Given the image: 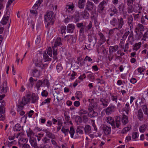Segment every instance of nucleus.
<instances>
[{
    "mask_svg": "<svg viewBox=\"0 0 148 148\" xmlns=\"http://www.w3.org/2000/svg\"><path fill=\"white\" fill-rule=\"evenodd\" d=\"M53 13L51 11H49L47 12V14L45 16V19L46 22H48L47 25L48 24L53 25L54 22L55 17L53 16Z\"/></svg>",
    "mask_w": 148,
    "mask_h": 148,
    "instance_id": "nucleus-1",
    "label": "nucleus"
},
{
    "mask_svg": "<svg viewBox=\"0 0 148 148\" xmlns=\"http://www.w3.org/2000/svg\"><path fill=\"white\" fill-rule=\"evenodd\" d=\"M92 22L90 21L88 25L87 26H86L85 25H83L79 30V32L80 33H84L85 32H87L92 27Z\"/></svg>",
    "mask_w": 148,
    "mask_h": 148,
    "instance_id": "nucleus-2",
    "label": "nucleus"
},
{
    "mask_svg": "<svg viewBox=\"0 0 148 148\" xmlns=\"http://www.w3.org/2000/svg\"><path fill=\"white\" fill-rule=\"evenodd\" d=\"M95 6L93 3L88 1L86 4L85 9L89 11H92L93 10Z\"/></svg>",
    "mask_w": 148,
    "mask_h": 148,
    "instance_id": "nucleus-3",
    "label": "nucleus"
},
{
    "mask_svg": "<svg viewBox=\"0 0 148 148\" xmlns=\"http://www.w3.org/2000/svg\"><path fill=\"white\" fill-rule=\"evenodd\" d=\"M64 38L67 40V43L70 45L75 42L76 40V38L72 35L66 36Z\"/></svg>",
    "mask_w": 148,
    "mask_h": 148,
    "instance_id": "nucleus-4",
    "label": "nucleus"
},
{
    "mask_svg": "<svg viewBox=\"0 0 148 148\" xmlns=\"http://www.w3.org/2000/svg\"><path fill=\"white\" fill-rule=\"evenodd\" d=\"M107 3L106 1H103L101 2L98 6L97 9L99 13H102L103 12L104 8V4Z\"/></svg>",
    "mask_w": 148,
    "mask_h": 148,
    "instance_id": "nucleus-5",
    "label": "nucleus"
},
{
    "mask_svg": "<svg viewBox=\"0 0 148 148\" xmlns=\"http://www.w3.org/2000/svg\"><path fill=\"white\" fill-rule=\"evenodd\" d=\"M97 40L96 36L94 34H91L89 37V41L92 45H94L96 44Z\"/></svg>",
    "mask_w": 148,
    "mask_h": 148,
    "instance_id": "nucleus-6",
    "label": "nucleus"
},
{
    "mask_svg": "<svg viewBox=\"0 0 148 148\" xmlns=\"http://www.w3.org/2000/svg\"><path fill=\"white\" fill-rule=\"evenodd\" d=\"M106 120L107 122L111 125L112 126V128L114 129L115 128V122L112 117L110 116L107 117L106 118Z\"/></svg>",
    "mask_w": 148,
    "mask_h": 148,
    "instance_id": "nucleus-7",
    "label": "nucleus"
},
{
    "mask_svg": "<svg viewBox=\"0 0 148 148\" xmlns=\"http://www.w3.org/2000/svg\"><path fill=\"white\" fill-rule=\"evenodd\" d=\"M37 138L36 137H30L29 138V141L32 146L34 148L36 147L37 144L36 142Z\"/></svg>",
    "mask_w": 148,
    "mask_h": 148,
    "instance_id": "nucleus-8",
    "label": "nucleus"
},
{
    "mask_svg": "<svg viewBox=\"0 0 148 148\" xmlns=\"http://www.w3.org/2000/svg\"><path fill=\"white\" fill-rule=\"evenodd\" d=\"M124 22L123 19L122 17H120L118 19L117 26L118 29L119 30L121 29L124 25Z\"/></svg>",
    "mask_w": 148,
    "mask_h": 148,
    "instance_id": "nucleus-9",
    "label": "nucleus"
},
{
    "mask_svg": "<svg viewBox=\"0 0 148 148\" xmlns=\"http://www.w3.org/2000/svg\"><path fill=\"white\" fill-rule=\"evenodd\" d=\"M75 29V26L74 24H69L66 27V31L67 32L72 33Z\"/></svg>",
    "mask_w": 148,
    "mask_h": 148,
    "instance_id": "nucleus-10",
    "label": "nucleus"
},
{
    "mask_svg": "<svg viewBox=\"0 0 148 148\" xmlns=\"http://www.w3.org/2000/svg\"><path fill=\"white\" fill-rule=\"evenodd\" d=\"M88 110L89 112L88 113V115L89 117L92 118L98 116V113L94 111L93 110H92L90 108H88Z\"/></svg>",
    "mask_w": 148,
    "mask_h": 148,
    "instance_id": "nucleus-11",
    "label": "nucleus"
},
{
    "mask_svg": "<svg viewBox=\"0 0 148 148\" xmlns=\"http://www.w3.org/2000/svg\"><path fill=\"white\" fill-rule=\"evenodd\" d=\"M115 107L114 106H112L108 107L106 109L105 112L107 115H109L114 112Z\"/></svg>",
    "mask_w": 148,
    "mask_h": 148,
    "instance_id": "nucleus-12",
    "label": "nucleus"
},
{
    "mask_svg": "<svg viewBox=\"0 0 148 148\" xmlns=\"http://www.w3.org/2000/svg\"><path fill=\"white\" fill-rule=\"evenodd\" d=\"M102 128L105 134L108 135L110 133L111 127H108L106 125H103Z\"/></svg>",
    "mask_w": 148,
    "mask_h": 148,
    "instance_id": "nucleus-13",
    "label": "nucleus"
},
{
    "mask_svg": "<svg viewBox=\"0 0 148 148\" xmlns=\"http://www.w3.org/2000/svg\"><path fill=\"white\" fill-rule=\"evenodd\" d=\"M1 88H2L1 90V92L3 93H5L7 92L8 89L7 82H3L2 85L1 86Z\"/></svg>",
    "mask_w": 148,
    "mask_h": 148,
    "instance_id": "nucleus-14",
    "label": "nucleus"
},
{
    "mask_svg": "<svg viewBox=\"0 0 148 148\" xmlns=\"http://www.w3.org/2000/svg\"><path fill=\"white\" fill-rule=\"evenodd\" d=\"M135 32L136 33L135 35V39L138 40L142 36L143 33L141 31L137 30H135Z\"/></svg>",
    "mask_w": 148,
    "mask_h": 148,
    "instance_id": "nucleus-15",
    "label": "nucleus"
},
{
    "mask_svg": "<svg viewBox=\"0 0 148 148\" xmlns=\"http://www.w3.org/2000/svg\"><path fill=\"white\" fill-rule=\"evenodd\" d=\"M129 34L128 40L130 44L132 45L133 42L134 41V34L133 31L130 32Z\"/></svg>",
    "mask_w": 148,
    "mask_h": 148,
    "instance_id": "nucleus-16",
    "label": "nucleus"
},
{
    "mask_svg": "<svg viewBox=\"0 0 148 148\" xmlns=\"http://www.w3.org/2000/svg\"><path fill=\"white\" fill-rule=\"evenodd\" d=\"M62 45V43L61 42V38L60 37H58L55 41L54 46L52 47L56 48L57 46Z\"/></svg>",
    "mask_w": 148,
    "mask_h": 148,
    "instance_id": "nucleus-17",
    "label": "nucleus"
},
{
    "mask_svg": "<svg viewBox=\"0 0 148 148\" xmlns=\"http://www.w3.org/2000/svg\"><path fill=\"white\" fill-rule=\"evenodd\" d=\"M87 10H85L81 12V15L84 19H86L89 16V13Z\"/></svg>",
    "mask_w": 148,
    "mask_h": 148,
    "instance_id": "nucleus-18",
    "label": "nucleus"
},
{
    "mask_svg": "<svg viewBox=\"0 0 148 148\" xmlns=\"http://www.w3.org/2000/svg\"><path fill=\"white\" fill-rule=\"evenodd\" d=\"M118 19L116 18H113L110 21V24L113 27L117 25Z\"/></svg>",
    "mask_w": 148,
    "mask_h": 148,
    "instance_id": "nucleus-19",
    "label": "nucleus"
},
{
    "mask_svg": "<svg viewBox=\"0 0 148 148\" xmlns=\"http://www.w3.org/2000/svg\"><path fill=\"white\" fill-rule=\"evenodd\" d=\"M85 133L87 134H88L91 133V128L90 125H85L84 128Z\"/></svg>",
    "mask_w": 148,
    "mask_h": 148,
    "instance_id": "nucleus-20",
    "label": "nucleus"
},
{
    "mask_svg": "<svg viewBox=\"0 0 148 148\" xmlns=\"http://www.w3.org/2000/svg\"><path fill=\"white\" fill-rule=\"evenodd\" d=\"M9 18V17L8 16L5 15L1 22V23L3 25L6 24Z\"/></svg>",
    "mask_w": 148,
    "mask_h": 148,
    "instance_id": "nucleus-21",
    "label": "nucleus"
},
{
    "mask_svg": "<svg viewBox=\"0 0 148 148\" xmlns=\"http://www.w3.org/2000/svg\"><path fill=\"white\" fill-rule=\"evenodd\" d=\"M143 114L142 110L141 109H139L138 111V118L140 121L143 120Z\"/></svg>",
    "mask_w": 148,
    "mask_h": 148,
    "instance_id": "nucleus-22",
    "label": "nucleus"
},
{
    "mask_svg": "<svg viewBox=\"0 0 148 148\" xmlns=\"http://www.w3.org/2000/svg\"><path fill=\"white\" fill-rule=\"evenodd\" d=\"M144 30V28L143 25L140 24H138L137 25V27L135 28V30L143 31Z\"/></svg>",
    "mask_w": 148,
    "mask_h": 148,
    "instance_id": "nucleus-23",
    "label": "nucleus"
},
{
    "mask_svg": "<svg viewBox=\"0 0 148 148\" xmlns=\"http://www.w3.org/2000/svg\"><path fill=\"white\" fill-rule=\"evenodd\" d=\"M89 108L92 110H93V108H96L97 107V103L92 101L90 102V103L89 104Z\"/></svg>",
    "mask_w": 148,
    "mask_h": 148,
    "instance_id": "nucleus-24",
    "label": "nucleus"
},
{
    "mask_svg": "<svg viewBox=\"0 0 148 148\" xmlns=\"http://www.w3.org/2000/svg\"><path fill=\"white\" fill-rule=\"evenodd\" d=\"M122 121L124 125H125L127 124L128 122L127 116L124 114L123 115L122 118Z\"/></svg>",
    "mask_w": 148,
    "mask_h": 148,
    "instance_id": "nucleus-25",
    "label": "nucleus"
},
{
    "mask_svg": "<svg viewBox=\"0 0 148 148\" xmlns=\"http://www.w3.org/2000/svg\"><path fill=\"white\" fill-rule=\"evenodd\" d=\"M42 1L43 0H38V1H36V3L33 6V8L35 9H38L39 6Z\"/></svg>",
    "mask_w": 148,
    "mask_h": 148,
    "instance_id": "nucleus-26",
    "label": "nucleus"
},
{
    "mask_svg": "<svg viewBox=\"0 0 148 148\" xmlns=\"http://www.w3.org/2000/svg\"><path fill=\"white\" fill-rule=\"evenodd\" d=\"M98 34L100 38V41L102 43L105 42L106 41V39L104 35L100 32H98Z\"/></svg>",
    "mask_w": 148,
    "mask_h": 148,
    "instance_id": "nucleus-27",
    "label": "nucleus"
},
{
    "mask_svg": "<svg viewBox=\"0 0 148 148\" xmlns=\"http://www.w3.org/2000/svg\"><path fill=\"white\" fill-rule=\"evenodd\" d=\"M30 98H26V99L25 97H24L22 98V101H21V103H23L24 105H25L26 104H27L28 102L30 101Z\"/></svg>",
    "mask_w": 148,
    "mask_h": 148,
    "instance_id": "nucleus-28",
    "label": "nucleus"
},
{
    "mask_svg": "<svg viewBox=\"0 0 148 148\" xmlns=\"http://www.w3.org/2000/svg\"><path fill=\"white\" fill-rule=\"evenodd\" d=\"M121 118L118 116H116L115 118V122L116 123V126L117 128L119 127L120 125L121 124L120 120Z\"/></svg>",
    "mask_w": 148,
    "mask_h": 148,
    "instance_id": "nucleus-29",
    "label": "nucleus"
},
{
    "mask_svg": "<svg viewBox=\"0 0 148 148\" xmlns=\"http://www.w3.org/2000/svg\"><path fill=\"white\" fill-rule=\"evenodd\" d=\"M100 101L102 104L105 107L107 106L108 105V100L106 99L101 98Z\"/></svg>",
    "mask_w": 148,
    "mask_h": 148,
    "instance_id": "nucleus-30",
    "label": "nucleus"
},
{
    "mask_svg": "<svg viewBox=\"0 0 148 148\" xmlns=\"http://www.w3.org/2000/svg\"><path fill=\"white\" fill-rule=\"evenodd\" d=\"M43 84V82L42 80H39L37 82L35 86V87H36L38 91L39 90L40 86Z\"/></svg>",
    "mask_w": 148,
    "mask_h": 148,
    "instance_id": "nucleus-31",
    "label": "nucleus"
},
{
    "mask_svg": "<svg viewBox=\"0 0 148 148\" xmlns=\"http://www.w3.org/2000/svg\"><path fill=\"white\" fill-rule=\"evenodd\" d=\"M119 49L118 45H116L113 46H110L109 48L110 51H111L112 52H114L117 51Z\"/></svg>",
    "mask_w": 148,
    "mask_h": 148,
    "instance_id": "nucleus-32",
    "label": "nucleus"
},
{
    "mask_svg": "<svg viewBox=\"0 0 148 148\" xmlns=\"http://www.w3.org/2000/svg\"><path fill=\"white\" fill-rule=\"evenodd\" d=\"M85 0H79L78 2V7L80 8H83L84 7V3Z\"/></svg>",
    "mask_w": 148,
    "mask_h": 148,
    "instance_id": "nucleus-33",
    "label": "nucleus"
},
{
    "mask_svg": "<svg viewBox=\"0 0 148 148\" xmlns=\"http://www.w3.org/2000/svg\"><path fill=\"white\" fill-rule=\"evenodd\" d=\"M84 127L83 126H78L76 130V132L79 134H82L83 133V130Z\"/></svg>",
    "mask_w": 148,
    "mask_h": 148,
    "instance_id": "nucleus-34",
    "label": "nucleus"
},
{
    "mask_svg": "<svg viewBox=\"0 0 148 148\" xmlns=\"http://www.w3.org/2000/svg\"><path fill=\"white\" fill-rule=\"evenodd\" d=\"M147 125L144 124L140 126L139 128L140 131L141 132H144L145 130L147 128Z\"/></svg>",
    "mask_w": 148,
    "mask_h": 148,
    "instance_id": "nucleus-35",
    "label": "nucleus"
},
{
    "mask_svg": "<svg viewBox=\"0 0 148 148\" xmlns=\"http://www.w3.org/2000/svg\"><path fill=\"white\" fill-rule=\"evenodd\" d=\"M43 58L45 60V61L46 62L47 61H50L51 60V58H50L49 57L47 54L45 52L43 54Z\"/></svg>",
    "mask_w": 148,
    "mask_h": 148,
    "instance_id": "nucleus-36",
    "label": "nucleus"
},
{
    "mask_svg": "<svg viewBox=\"0 0 148 148\" xmlns=\"http://www.w3.org/2000/svg\"><path fill=\"white\" fill-rule=\"evenodd\" d=\"M21 129V126L20 124H17L15 125L13 127V130L14 131H19Z\"/></svg>",
    "mask_w": 148,
    "mask_h": 148,
    "instance_id": "nucleus-37",
    "label": "nucleus"
},
{
    "mask_svg": "<svg viewBox=\"0 0 148 148\" xmlns=\"http://www.w3.org/2000/svg\"><path fill=\"white\" fill-rule=\"evenodd\" d=\"M29 83L28 84V86L29 87L32 88L34 84V79L32 77H31L29 79Z\"/></svg>",
    "mask_w": 148,
    "mask_h": 148,
    "instance_id": "nucleus-38",
    "label": "nucleus"
},
{
    "mask_svg": "<svg viewBox=\"0 0 148 148\" xmlns=\"http://www.w3.org/2000/svg\"><path fill=\"white\" fill-rule=\"evenodd\" d=\"M38 97L35 95H33L31 97L32 103H35L37 100Z\"/></svg>",
    "mask_w": 148,
    "mask_h": 148,
    "instance_id": "nucleus-39",
    "label": "nucleus"
},
{
    "mask_svg": "<svg viewBox=\"0 0 148 148\" xmlns=\"http://www.w3.org/2000/svg\"><path fill=\"white\" fill-rule=\"evenodd\" d=\"M72 5H67L66 6L65 9H66V11H67L68 9L71 10H73L74 7L73 3H72Z\"/></svg>",
    "mask_w": 148,
    "mask_h": 148,
    "instance_id": "nucleus-40",
    "label": "nucleus"
},
{
    "mask_svg": "<svg viewBox=\"0 0 148 148\" xmlns=\"http://www.w3.org/2000/svg\"><path fill=\"white\" fill-rule=\"evenodd\" d=\"M140 47V42L138 43H136L133 46V49L134 50L137 51Z\"/></svg>",
    "mask_w": 148,
    "mask_h": 148,
    "instance_id": "nucleus-41",
    "label": "nucleus"
},
{
    "mask_svg": "<svg viewBox=\"0 0 148 148\" xmlns=\"http://www.w3.org/2000/svg\"><path fill=\"white\" fill-rule=\"evenodd\" d=\"M43 84L45 86H46L47 88H49L50 86V83L49 81L47 79H45L43 80Z\"/></svg>",
    "mask_w": 148,
    "mask_h": 148,
    "instance_id": "nucleus-42",
    "label": "nucleus"
},
{
    "mask_svg": "<svg viewBox=\"0 0 148 148\" xmlns=\"http://www.w3.org/2000/svg\"><path fill=\"white\" fill-rule=\"evenodd\" d=\"M142 108L144 114L147 115H148V108H147L146 105H145L143 106Z\"/></svg>",
    "mask_w": 148,
    "mask_h": 148,
    "instance_id": "nucleus-43",
    "label": "nucleus"
},
{
    "mask_svg": "<svg viewBox=\"0 0 148 148\" xmlns=\"http://www.w3.org/2000/svg\"><path fill=\"white\" fill-rule=\"evenodd\" d=\"M110 10L111 12H112L114 14H116L118 13V10L114 6H112Z\"/></svg>",
    "mask_w": 148,
    "mask_h": 148,
    "instance_id": "nucleus-44",
    "label": "nucleus"
},
{
    "mask_svg": "<svg viewBox=\"0 0 148 148\" xmlns=\"http://www.w3.org/2000/svg\"><path fill=\"white\" fill-rule=\"evenodd\" d=\"M79 114L80 116H82L83 114H86L88 113L87 110L83 109H81L79 112Z\"/></svg>",
    "mask_w": 148,
    "mask_h": 148,
    "instance_id": "nucleus-45",
    "label": "nucleus"
},
{
    "mask_svg": "<svg viewBox=\"0 0 148 148\" xmlns=\"http://www.w3.org/2000/svg\"><path fill=\"white\" fill-rule=\"evenodd\" d=\"M69 132L71 134V137L72 138L73 137V135L75 133V130L72 127H71L70 128V130Z\"/></svg>",
    "mask_w": 148,
    "mask_h": 148,
    "instance_id": "nucleus-46",
    "label": "nucleus"
},
{
    "mask_svg": "<svg viewBox=\"0 0 148 148\" xmlns=\"http://www.w3.org/2000/svg\"><path fill=\"white\" fill-rule=\"evenodd\" d=\"M128 21L127 23L129 26H130L131 24H132L133 22V18L131 15L130 16L127 18Z\"/></svg>",
    "mask_w": 148,
    "mask_h": 148,
    "instance_id": "nucleus-47",
    "label": "nucleus"
},
{
    "mask_svg": "<svg viewBox=\"0 0 148 148\" xmlns=\"http://www.w3.org/2000/svg\"><path fill=\"white\" fill-rule=\"evenodd\" d=\"M52 50L51 47H49L47 49V53L48 55L50 57H52Z\"/></svg>",
    "mask_w": 148,
    "mask_h": 148,
    "instance_id": "nucleus-48",
    "label": "nucleus"
},
{
    "mask_svg": "<svg viewBox=\"0 0 148 148\" xmlns=\"http://www.w3.org/2000/svg\"><path fill=\"white\" fill-rule=\"evenodd\" d=\"M130 128L128 127H124L122 130L121 133L122 134H126L127 132L130 131Z\"/></svg>",
    "mask_w": 148,
    "mask_h": 148,
    "instance_id": "nucleus-49",
    "label": "nucleus"
},
{
    "mask_svg": "<svg viewBox=\"0 0 148 148\" xmlns=\"http://www.w3.org/2000/svg\"><path fill=\"white\" fill-rule=\"evenodd\" d=\"M24 105L23 103H21V102H20L17 105V106L18 107L17 111H18V110H21L23 109V106Z\"/></svg>",
    "mask_w": 148,
    "mask_h": 148,
    "instance_id": "nucleus-50",
    "label": "nucleus"
},
{
    "mask_svg": "<svg viewBox=\"0 0 148 148\" xmlns=\"http://www.w3.org/2000/svg\"><path fill=\"white\" fill-rule=\"evenodd\" d=\"M61 131L64 134L65 136H66L68 134L69 132V130L68 129H65L64 127H63L61 129Z\"/></svg>",
    "mask_w": 148,
    "mask_h": 148,
    "instance_id": "nucleus-51",
    "label": "nucleus"
},
{
    "mask_svg": "<svg viewBox=\"0 0 148 148\" xmlns=\"http://www.w3.org/2000/svg\"><path fill=\"white\" fill-rule=\"evenodd\" d=\"M130 32H129V31H128L127 32H126L123 34V36L122 37V38L123 39V40H125L127 36L128 35L130 34Z\"/></svg>",
    "mask_w": 148,
    "mask_h": 148,
    "instance_id": "nucleus-52",
    "label": "nucleus"
},
{
    "mask_svg": "<svg viewBox=\"0 0 148 148\" xmlns=\"http://www.w3.org/2000/svg\"><path fill=\"white\" fill-rule=\"evenodd\" d=\"M33 73L34 76L37 77L39 76V72L38 70L36 69H35L33 72Z\"/></svg>",
    "mask_w": 148,
    "mask_h": 148,
    "instance_id": "nucleus-53",
    "label": "nucleus"
},
{
    "mask_svg": "<svg viewBox=\"0 0 148 148\" xmlns=\"http://www.w3.org/2000/svg\"><path fill=\"white\" fill-rule=\"evenodd\" d=\"M125 8L124 5L123 3L120 4L118 7L120 11H123Z\"/></svg>",
    "mask_w": 148,
    "mask_h": 148,
    "instance_id": "nucleus-54",
    "label": "nucleus"
},
{
    "mask_svg": "<svg viewBox=\"0 0 148 148\" xmlns=\"http://www.w3.org/2000/svg\"><path fill=\"white\" fill-rule=\"evenodd\" d=\"M115 30H119L117 28V27H116L112 29H110L109 32V34L110 35H112L113 34Z\"/></svg>",
    "mask_w": 148,
    "mask_h": 148,
    "instance_id": "nucleus-55",
    "label": "nucleus"
},
{
    "mask_svg": "<svg viewBox=\"0 0 148 148\" xmlns=\"http://www.w3.org/2000/svg\"><path fill=\"white\" fill-rule=\"evenodd\" d=\"M97 51L98 53H99L101 51H102L103 53H104V51H105L103 46H102L101 47L98 48L97 49Z\"/></svg>",
    "mask_w": 148,
    "mask_h": 148,
    "instance_id": "nucleus-56",
    "label": "nucleus"
},
{
    "mask_svg": "<svg viewBox=\"0 0 148 148\" xmlns=\"http://www.w3.org/2000/svg\"><path fill=\"white\" fill-rule=\"evenodd\" d=\"M82 119L83 121L85 123H86L88 121V117L86 115H84L82 116Z\"/></svg>",
    "mask_w": 148,
    "mask_h": 148,
    "instance_id": "nucleus-57",
    "label": "nucleus"
},
{
    "mask_svg": "<svg viewBox=\"0 0 148 148\" xmlns=\"http://www.w3.org/2000/svg\"><path fill=\"white\" fill-rule=\"evenodd\" d=\"M51 100L50 98H47L46 99H45L43 102H42L40 106L44 104H45L46 103H49L50 102Z\"/></svg>",
    "mask_w": 148,
    "mask_h": 148,
    "instance_id": "nucleus-58",
    "label": "nucleus"
},
{
    "mask_svg": "<svg viewBox=\"0 0 148 148\" xmlns=\"http://www.w3.org/2000/svg\"><path fill=\"white\" fill-rule=\"evenodd\" d=\"M5 113V107H0V115L2 114H4Z\"/></svg>",
    "mask_w": 148,
    "mask_h": 148,
    "instance_id": "nucleus-59",
    "label": "nucleus"
},
{
    "mask_svg": "<svg viewBox=\"0 0 148 148\" xmlns=\"http://www.w3.org/2000/svg\"><path fill=\"white\" fill-rule=\"evenodd\" d=\"M148 38V32H147L145 33L144 34L143 36V38H142V40L145 41L146 38Z\"/></svg>",
    "mask_w": 148,
    "mask_h": 148,
    "instance_id": "nucleus-60",
    "label": "nucleus"
},
{
    "mask_svg": "<svg viewBox=\"0 0 148 148\" xmlns=\"http://www.w3.org/2000/svg\"><path fill=\"white\" fill-rule=\"evenodd\" d=\"M66 26H62L61 27V33L63 34V33H65L66 32Z\"/></svg>",
    "mask_w": 148,
    "mask_h": 148,
    "instance_id": "nucleus-61",
    "label": "nucleus"
},
{
    "mask_svg": "<svg viewBox=\"0 0 148 148\" xmlns=\"http://www.w3.org/2000/svg\"><path fill=\"white\" fill-rule=\"evenodd\" d=\"M56 69L58 72H60L62 69V67L61 66V64H58L56 66Z\"/></svg>",
    "mask_w": 148,
    "mask_h": 148,
    "instance_id": "nucleus-62",
    "label": "nucleus"
},
{
    "mask_svg": "<svg viewBox=\"0 0 148 148\" xmlns=\"http://www.w3.org/2000/svg\"><path fill=\"white\" fill-rule=\"evenodd\" d=\"M48 93L45 90H44L42 92L41 95L43 97H46L47 96Z\"/></svg>",
    "mask_w": 148,
    "mask_h": 148,
    "instance_id": "nucleus-63",
    "label": "nucleus"
},
{
    "mask_svg": "<svg viewBox=\"0 0 148 148\" xmlns=\"http://www.w3.org/2000/svg\"><path fill=\"white\" fill-rule=\"evenodd\" d=\"M75 119L77 120V122H79V123H81L82 122V118L80 116H77L75 117Z\"/></svg>",
    "mask_w": 148,
    "mask_h": 148,
    "instance_id": "nucleus-64",
    "label": "nucleus"
}]
</instances>
